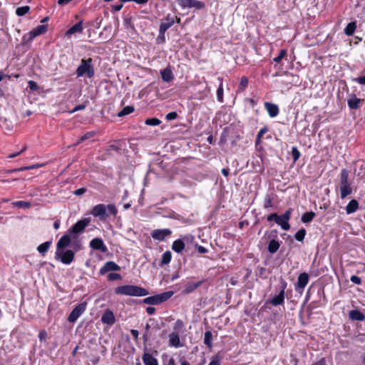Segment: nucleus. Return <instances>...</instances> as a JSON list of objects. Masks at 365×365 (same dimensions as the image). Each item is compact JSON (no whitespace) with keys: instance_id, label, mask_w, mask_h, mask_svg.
Wrapping results in <instances>:
<instances>
[{"instance_id":"obj_1","label":"nucleus","mask_w":365,"mask_h":365,"mask_svg":"<svg viewBox=\"0 0 365 365\" xmlns=\"http://www.w3.org/2000/svg\"><path fill=\"white\" fill-rule=\"evenodd\" d=\"M115 293L132 297H143L149 294L148 291L141 287L136 285H123L115 288Z\"/></svg>"},{"instance_id":"obj_2","label":"nucleus","mask_w":365,"mask_h":365,"mask_svg":"<svg viewBox=\"0 0 365 365\" xmlns=\"http://www.w3.org/2000/svg\"><path fill=\"white\" fill-rule=\"evenodd\" d=\"M339 190L341 199L346 198L353 191L351 183L349 181V172L346 169H342L340 173Z\"/></svg>"},{"instance_id":"obj_3","label":"nucleus","mask_w":365,"mask_h":365,"mask_svg":"<svg viewBox=\"0 0 365 365\" xmlns=\"http://www.w3.org/2000/svg\"><path fill=\"white\" fill-rule=\"evenodd\" d=\"M92 63L93 59L91 58L81 59V64L76 69L77 77H82L86 75L88 78H92L95 73Z\"/></svg>"},{"instance_id":"obj_4","label":"nucleus","mask_w":365,"mask_h":365,"mask_svg":"<svg viewBox=\"0 0 365 365\" xmlns=\"http://www.w3.org/2000/svg\"><path fill=\"white\" fill-rule=\"evenodd\" d=\"M173 294L174 292L173 291L165 292L154 296L146 297L143 299V302L146 304H160L169 299Z\"/></svg>"},{"instance_id":"obj_5","label":"nucleus","mask_w":365,"mask_h":365,"mask_svg":"<svg viewBox=\"0 0 365 365\" xmlns=\"http://www.w3.org/2000/svg\"><path fill=\"white\" fill-rule=\"evenodd\" d=\"M74 256L75 253L71 250H67L66 251L63 250H56L55 253V259L60 260L65 264H71L74 259Z\"/></svg>"},{"instance_id":"obj_6","label":"nucleus","mask_w":365,"mask_h":365,"mask_svg":"<svg viewBox=\"0 0 365 365\" xmlns=\"http://www.w3.org/2000/svg\"><path fill=\"white\" fill-rule=\"evenodd\" d=\"M87 303L86 302L78 304L70 313L68 321L69 322H75L78 318L86 311Z\"/></svg>"},{"instance_id":"obj_7","label":"nucleus","mask_w":365,"mask_h":365,"mask_svg":"<svg viewBox=\"0 0 365 365\" xmlns=\"http://www.w3.org/2000/svg\"><path fill=\"white\" fill-rule=\"evenodd\" d=\"M91 220L89 218H83L75 223L69 230L71 235H78L82 233L85 228L89 225Z\"/></svg>"},{"instance_id":"obj_8","label":"nucleus","mask_w":365,"mask_h":365,"mask_svg":"<svg viewBox=\"0 0 365 365\" xmlns=\"http://www.w3.org/2000/svg\"><path fill=\"white\" fill-rule=\"evenodd\" d=\"M178 4L183 9L185 8H195L196 9H201L204 8L205 4L203 2L198 0H176Z\"/></svg>"},{"instance_id":"obj_9","label":"nucleus","mask_w":365,"mask_h":365,"mask_svg":"<svg viewBox=\"0 0 365 365\" xmlns=\"http://www.w3.org/2000/svg\"><path fill=\"white\" fill-rule=\"evenodd\" d=\"M91 214L95 217H98L101 220H106L108 217L106 205L104 204L95 205L91 210Z\"/></svg>"},{"instance_id":"obj_10","label":"nucleus","mask_w":365,"mask_h":365,"mask_svg":"<svg viewBox=\"0 0 365 365\" xmlns=\"http://www.w3.org/2000/svg\"><path fill=\"white\" fill-rule=\"evenodd\" d=\"M309 282V274L306 272L301 273L297 278V282L295 284V290L302 293Z\"/></svg>"},{"instance_id":"obj_11","label":"nucleus","mask_w":365,"mask_h":365,"mask_svg":"<svg viewBox=\"0 0 365 365\" xmlns=\"http://www.w3.org/2000/svg\"><path fill=\"white\" fill-rule=\"evenodd\" d=\"M171 234L172 231L169 229H156L152 232L151 236L154 240L163 241Z\"/></svg>"},{"instance_id":"obj_12","label":"nucleus","mask_w":365,"mask_h":365,"mask_svg":"<svg viewBox=\"0 0 365 365\" xmlns=\"http://www.w3.org/2000/svg\"><path fill=\"white\" fill-rule=\"evenodd\" d=\"M292 209L287 210L283 215L279 216V219L277 225H279L283 230H288L290 228V225L288 221L290 220Z\"/></svg>"},{"instance_id":"obj_13","label":"nucleus","mask_w":365,"mask_h":365,"mask_svg":"<svg viewBox=\"0 0 365 365\" xmlns=\"http://www.w3.org/2000/svg\"><path fill=\"white\" fill-rule=\"evenodd\" d=\"M120 267L115 262L108 261L104 264V265L100 269L99 274L104 275L108 272L111 271H120Z\"/></svg>"},{"instance_id":"obj_14","label":"nucleus","mask_w":365,"mask_h":365,"mask_svg":"<svg viewBox=\"0 0 365 365\" xmlns=\"http://www.w3.org/2000/svg\"><path fill=\"white\" fill-rule=\"evenodd\" d=\"M205 279H202L200 281H198V282H187L185 285H184V289L182 290V294H189L190 293H192V292H194L196 289H197L200 286H201L204 282H205Z\"/></svg>"},{"instance_id":"obj_15","label":"nucleus","mask_w":365,"mask_h":365,"mask_svg":"<svg viewBox=\"0 0 365 365\" xmlns=\"http://www.w3.org/2000/svg\"><path fill=\"white\" fill-rule=\"evenodd\" d=\"M101 322L103 324L111 326L115 324V318L113 311L106 309L101 317Z\"/></svg>"},{"instance_id":"obj_16","label":"nucleus","mask_w":365,"mask_h":365,"mask_svg":"<svg viewBox=\"0 0 365 365\" xmlns=\"http://www.w3.org/2000/svg\"><path fill=\"white\" fill-rule=\"evenodd\" d=\"M90 247L95 250H100L102 252L107 251V247L105 245L101 238H94L90 242Z\"/></svg>"},{"instance_id":"obj_17","label":"nucleus","mask_w":365,"mask_h":365,"mask_svg":"<svg viewBox=\"0 0 365 365\" xmlns=\"http://www.w3.org/2000/svg\"><path fill=\"white\" fill-rule=\"evenodd\" d=\"M354 173L361 179L365 177V161L360 160L355 163Z\"/></svg>"},{"instance_id":"obj_18","label":"nucleus","mask_w":365,"mask_h":365,"mask_svg":"<svg viewBox=\"0 0 365 365\" xmlns=\"http://www.w3.org/2000/svg\"><path fill=\"white\" fill-rule=\"evenodd\" d=\"M71 242V239L69 235H63L56 244V250H64L69 246Z\"/></svg>"},{"instance_id":"obj_19","label":"nucleus","mask_w":365,"mask_h":365,"mask_svg":"<svg viewBox=\"0 0 365 365\" xmlns=\"http://www.w3.org/2000/svg\"><path fill=\"white\" fill-rule=\"evenodd\" d=\"M175 23L174 17L170 18L169 16L167 17V19L161 22L160 29H159V33L160 35H164L165 31L170 29Z\"/></svg>"},{"instance_id":"obj_20","label":"nucleus","mask_w":365,"mask_h":365,"mask_svg":"<svg viewBox=\"0 0 365 365\" xmlns=\"http://www.w3.org/2000/svg\"><path fill=\"white\" fill-rule=\"evenodd\" d=\"M264 108L271 118H274L279 114V107L274 103L265 102Z\"/></svg>"},{"instance_id":"obj_21","label":"nucleus","mask_w":365,"mask_h":365,"mask_svg":"<svg viewBox=\"0 0 365 365\" xmlns=\"http://www.w3.org/2000/svg\"><path fill=\"white\" fill-rule=\"evenodd\" d=\"M83 21H81L77 24L72 26L68 30L66 31L65 35L70 38L73 34L76 33H81L83 31Z\"/></svg>"},{"instance_id":"obj_22","label":"nucleus","mask_w":365,"mask_h":365,"mask_svg":"<svg viewBox=\"0 0 365 365\" xmlns=\"http://www.w3.org/2000/svg\"><path fill=\"white\" fill-rule=\"evenodd\" d=\"M349 317L353 321L363 322L365 320V314L357 309L351 310L349 313Z\"/></svg>"},{"instance_id":"obj_23","label":"nucleus","mask_w":365,"mask_h":365,"mask_svg":"<svg viewBox=\"0 0 365 365\" xmlns=\"http://www.w3.org/2000/svg\"><path fill=\"white\" fill-rule=\"evenodd\" d=\"M169 344L170 346L176 348L181 347L182 345L180 343L179 334L176 332H172L169 335Z\"/></svg>"},{"instance_id":"obj_24","label":"nucleus","mask_w":365,"mask_h":365,"mask_svg":"<svg viewBox=\"0 0 365 365\" xmlns=\"http://www.w3.org/2000/svg\"><path fill=\"white\" fill-rule=\"evenodd\" d=\"M47 31L46 25H39L34 29L30 33L31 38H34L39 35L44 34Z\"/></svg>"},{"instance_id":"obj_25","label":"nucleus","mask_w":365,"mask_h":365,"mask_svg":"<svg viewBox=\"0 0 365 365\" xmlns=\"http://www.w3.org/2000/svg\"><path fill=\"white\" fill-rule=\"evenodd\" d=\"M142 359L145 365H158V360L149 353H144Z\"/></svg>"},{"instance_id":"obj_26","label":"nucleus","mask_w":365,"mask_h":365,"mask_svg":"<svg viewBox=\"0 0 365 365\" xmlns=\"http://www.w3.org/2000/svg\"><path fill=\"white\" fill-rule=\"evenodd\" d=\"M359 209V202L356 200H351L346 207V214L350 215L355 212Z\"/></svg>"},{"instance_id":"obj_27","label":"nucleus","mask_w":365,"mask_h":365,"mask_svg":"<svg viewBox=\"0 0 365 365\" xmlns=\"http://www.w3.org/2000/svg\"><path fill=\"white\" fill-rule=\"evenodd\" d=\"M161 78L163 81L170 82L173 79V74L170 68L167 67L160 71Z\"/></svg>"},{"instance_id":"obj_28","label":"nucleus","mask_w":365,"mask_h":365,"mask_svg":"<svg viewBox=\"0 0 365 365\" xmlns=\"http://www.w3.org/2000/svg\"><path fill=\"white\" fill-rule=\"evenodd\" d=\"M285 294L282 292H279L277 295L274 296L271 300L270 303L274 306H279L283 304L284 302Z\"/></svg>"},{"instance_id":"obj_29","label":"nucleus","mask_w":365,"mask_h":365,"mask_svg":"<svg viewBox=\"0 0 365 365\" xmlns=\"http://www.w3.org/2000/svg\"><path fill=\"white\" fill-rule=\"evenodd\" d=\"M361 100L354 96L352 98L348 99L347 103L351 109H358L359 108V103Z\"/></svg>"},{"instance_id":"obj_30","label":"nucleus","mask_w":365,"mask_h":365,"mask_svg":"<svg viewBox=\"0 0 365 365\" xmlns=\"http://www.w3.org/2000/svg\"><path fill=\"white\" fill-rule=\"evenodd\" d=\"M172 249L178 253H180L185 249V243L181 240L173 242Z\"/></svg>"},{"instance_id":"obj_31","label":"nucleus","mask_w":365,"mask_h":365,"mask_svg":"<svg viewBox=\"0 0 365 365\" xmlns=\"http://www.w3.org/2000/svg\"><path fill=\"white\" fill-rule=\"evenodd\" d=\"M280 244L275 240H272L267 247L268 252L271 254L275 253L279 248Z\"/></svg>"},{"instance_id":"obj_32","label":"nucleus","mask_w":365,"mask_h":365,"mask_svg":"<svg viewBox=\"0 0 365 365\" xmlns=\"http://www.w3.org/2000/svg\"><path fill=\"white\" fill-rule=\"evenodd\" d=\"M356 29V21H351L347 24L346 28L344 29V33L346 35L350 36H352L354 33V31Z\"/></svg>"},{"instance_id":"obj_33","label":"nucleus","mask_w":365,"mask_h":365,"mask_svg":"<svg viewBox=\"0 0 365 365\" xmlns=\"http://www.w3.org/2000/svg\"><path fill=\"white\" fill-rule=\"evenodd\" d=\"M51 243V241H47L43 242L38 246L37 250L40 254L44 255L48 252Z\"/></svg>"},{"instance_id":"obj_34","label":"nucleus","mask_w":365,"mask_h":365,"mask_svg":"<svg viewBox=\"0 0 365 365\" xmlns=\"http://www.w3.org/2000/svg\"><path fill=\"white\" fill-rule=\"evenodd\" d=\"M217 80L220 81L219 87L217 90V101L220 103H223V86H222V78L220 77L217 78Z\"/></svg>"},{"instance_id":"obj_35","label":"nucleus","mask_w":365,"mask_h":365,"mask_svg":"<svg viewBox=\"0 0 365 365\" xmlns=\"http://www.w3.org/2000/svg\"><path fill=\"white\" fill-rule=\"evenodd\" d=\"M315 216H316L315 212H314L312 211L306 212L302 215L301 220L304 223H308V222H310L311 221H312V220L314 218Z\"/></svg>"},{"instance_id":"obj_36","label":"nucleus","mask_w":365,"mask_h":365,"mask_svg":"<svg viewBox=\"0 0 365 365\" xmlns=\"http://www.w3.org/2000/svg\"><path fill=\"white\" fill-rule=\"evenodd\" d=\"M204 344L208 348H212V334L210 331H207L205 332Z\"/></svg>"},{"instance_id":"obj_37","label":"nucleus","mask_w":365,"mask_h":365,"mask_svg":"<svg viewBox=\"0 0 365 365\" xmlns=\"http://www.w3.org/2000/svg\"><path fill=\"white\" fill-rule=\"evenodd\" d=\"M135 108L133 106H128L124 107L118 113V117H123L127 115L132 113L134 111Z\"/></svg>"},{"instance_id":"obj_38","label":"nucleus","mask_w":365,"mask_h":365,"mask_svg":"<svg viewBox=\"0 0 365 365\" xmlns=\"http://www.w3.org/2000/svg\"><path fill=\"white\" fill-rule=\"evenodd\" d=\"M12 205L17 208L29 209L31 207V203L27 201H16L12 203Z\"/></svg>"},{"instance_id":"obj_39","label":"nucleus","mask_w":365,"mask_h":365,"mask_svg":"<svg viewBox=\"0 0 365 365\" xmlns=\"http://www.w3.org/2000/svg\"><path fill=\"white\" fill-rule=\"evenodd\" d=\"M248 86V78L245 76H242L240 79V82L237 88V92L244 91Z\"/></svg>"},{"instance_id":"obj_40","label":"nucleus","mask_w":365,"mask_h":365,"mask_svg":"<svg viewBox=\"0 0 365 365\" xmlns=\"http://www.w3.org/2000/svg\"><path fill=\"white\" fill-rule=\"evenodd\" d=\"M172 258V253L170 251H166L163 254L162 259H161V265L168 264Z\"/></svg>"},{"instance_id":"obj_41","label":"nucleus","mask_w":365,"mask_h":365,"mask_svg":"<svg viewBox=\"0 0 365 365\" xmlns=\"http://www.w3.org/2000/svg\"><path fill=\"white\" fill-rule=\"evenodd\" d=\"M145 331L143 334V341L144 343H147L149 340H150V325L147 323L145 324Z\"/></svg>"},{"instance_id":"obj_42","label":"nucleus","mask_w":365,"mask_h":365,"mask_svg":"<svg viewBox=\"0 0 365 365\" xmlns=\"http://www.w3.org/2000/svg\"><path fill=\"white\" fill-rule=\"evenodd\" d=\"M29 10L30 7L29 6H20L16 9V14L19 16H22L27 14Z\"/></svg>"},{"instance_id":"obj_43","label":"nucleus","mask_w":365,"mask_h":365,"mask_svg":"<svg viewBox=\"0 0 365 365\" xmlns=\"http://www.w3.org/2000/svg\"><path fill=\"white\" fill-rule=\"evenodd\" d=\"M306 230L305 229L302 228L296 232L294 237L297 241L302 242L304 240Z\"/></svg>"},{"instance_id":"obj_44","label":"nucleus","mask_w":365,"mask_h":365,"mask_svg":"<svg viewBox=\"0 0 365 365\" xmlns=\"http://www.w3.org/2000/svg\"><path fill=\"white\" fill-rule=\"evenodd\" d=\"M161 121L158 118H152L145 120V124L151 126H156L160 125Z\"/></svg>"},{"instance_id":"obj_45","label":"nucleus","mask_w":365,"mask_h":365,"mask_svg":"<svg viewBox=\"0 0 365 365\" xmlns=\"http://www.w3.org/2000/svg\"><path fill=\"white\" fill-rule=\"evenodd\" d=\"M287 55V50L285 49H281L279 51V55L273 58V61L276 63H279L282 58L285 57Z\"/></svg>"},{"instance_id":"obj_46","label":"nucleus","mask_w":365,"mask_h":365,"mask_svg":"<svg viewBox=\"0 0 365 365\" xmlns=\"http://www.w3.org/2000/svg\"><path fill=\"white\" fill-rule=\"evenodd\" d=\"M108 211L111 215L115 216L118 214V210L114 205H106V211Z\"/></svg>"},{"instance_id":"obj_47","label":"nucleus","mask_w":365,"mask_h":365,"mask_svg":"<svg viewBox=\"0 0 365 365\" xmlns=\"http://www.w3.org/2000/svg\"><path fill=\"white\" fill-rule=\"evenodd\" d=\"M108 280L114 281L118 279H121L122 277L118 273H110L107 276Z\"/></svg>"},{"instance_id":"obj_48","label":"nucleus","mask_w":365,"mask_h":365,"mask_svg":"<svg viewBox=\"0 0 365 365\" xmlns=\"http://www.w3.org/2000/svg\"><path fill=\"white\" fill-rule=\"evenodd\" d=\"M279 284H280V292H282L283 294H285V289L287 287V282H286V280L284 279H283L282 277H280L279 278Z\"/></svg>"},{"instance_id":"obj_49","label":"nucleus","mask_w":365,"mask_h":365,"mask_svg":"<svg viewBox=\"0 0 365 365\" xmlns=\"http://www.w3.org/2000/svg\"><path fill=\"white\" fill-rule=\"evenodd\" d=\"M95 135V133L94 132H88L86 133L85 135H83V136H81V138H80L79 141L77 143V144H78L79 143L81 142H83L85 141L86 140H88L92 137H93Z\"/></svg>"},{"instance_id":"obj_50","label":"nucleus","mask_w":365,"mask_h":365,"mask_svg":"<svg viewBox=\"0 0 365 365\" xmlns=\"http://www.w3.org/2000/svg\"><path fill=\"white\" fill-rule=\"evenodd\" d=\"M292 157H293L294 161H296L300 157V152L298 150V149L296 147H293L292 149Z\"/></svg>"},{"instance_id":"obj_51","label":"nucleus","mask_w":365,"mask_h":365,"mask_svg":"<svg viewBox=\"0 0 365 365\" xmlns=\"http://www.w3.org/2000/svg\"><path fill=\"white\" fill-rule=\"evenodd\" d=\"M267 220L269 222L274 220L277 223L280 219L279 215H278L277 213H272L267 217Z\"/></svg>"},{"instance_id":"obj_52","label":"nucleus","mask_w":365,"mask_h":365,"mask_svg":"<svg viewBox=\"0 0 365 365\" xmlns=\"http://www.w3.org/2000/svg\"><path fill=\"white\" fill-rule=\"evenodd\" d=\"M28 87L31 91H36L38 90V87L37 83L34 81H29L28 82Z\"/></svg>"},{"instance_id":"obj_53","label":"nucleus","mask_w":365,"mask_h":365,"mask_svg":"<svg viewBox=\"0 0 365 365\" xmlns=\"http://www.w3.org/2000/svg\"><path fill=\"white\" fill-rule=\"evenodd\" d=\"M178 117V114L176 112L173 111V112H170L168 113L166 116H165V119L167 120H175Z\"/></svg>"},{"instance_id":"obj_54","label":"nucleus","mask_w":365,"mask_h":365,"mask_svg":"<svg viewBox=\"0 0 365 365\" xmlns=\"http://www.w3.org/2000/svg\"><path fill=\"white\" fill-rule=\"evenodd\" d=\"M108 150H112L117 153H120L121 150V146L118 144H112L108 146Z\"/></svg>"},{"instance_id":"obj_55","label":"nucleus","mask_w":365,"mask_h":365,"mask_svg":"<svg viewBox=\"0 0 365 365\" xmlns=\"http://www.w3.org/2000/svg\"><path fill=\"white\" fill-rule=\"evenodd\" d=\"M350 280L351 282L356 284H361V279L359 277L356 275H352L350 278Z\"/></svg>"},{"instance_id":"obj_56","label":"nucleus","mask_w":365,"mask_h":365,"mask_svg":"<svg viewBox=\"0 0 365 365\" xmlns=\"http://www.w3.org/2000/svg\"><path fill=\"white\" fill-rule=\"evenodd\" d=\"M86 104L78 105L72 110H71L69 113H75L76 111L84 110L86 108Z\"/></svg>"},{"instance_id":"obj_57","label":"nucleus","mask_w":365,"mask_h":365,"mask_svg":"<svg viewBox=\"0 0 365 365\" xmlns=\"http://www.w3.org/2000/svg\"><path fill=\"white\" fill-rule=\"evenodd\" d=\"M273 206V203L272 201V199L270 197L266 198L264 201V207L265 209H269V207H272Z\"/></svg>"},{"instance_id":"obj_58","label":"nucleus","mask_w":365,"mask_h":365,"mask_svg":"<svg viewBox=\"0 0 365 365\" xmlns=\"http://www.w3.org/2000/svg\"><path fill=\"white\" fill-rule=\"evenodd\" d=\"M268 129L266 127H264L260 129L257 134V140H259L267 132Z\"/></svg>"},{"instance_id":"obj_59","label":"nucleus","mask_w":365,"mask_h":365,"mask_svg":"<svg viewBox=\"0 0 365 365\" xmlns=\"http://www.w3.org/2000/svg\"><path fill=\"white\" fill-rule=\"evenodd\" d=\"M196 248H197V252L199 253H200V254H205V253H207L208 252V250L205 247H202L201 245H196Z\"/></svg>"},{"instance_id":"obj_60","label":"nucleus","mask_w":365,"mask_h":365,"mask_svg":"<svg viewBox=\"0 0 365 365\" xmlns=\"http://www.w3.org/2000/svg\"><path fill=\"white\" fill-rule=\"evenodd\" d=\"M354 81L355 82L359 83V84L365 85V76H360V77H358L356 78H354Z\"/></svg>"},{"instance_id":"obj_61","label":"nucleus","mask_w":365,"mask_h":365,"mask_svg":"<svg viewBox=\"0 0 365 365\" xmlns=\"http://www.w3.org/2000/svg\"><path fill=\"white\" fill-rule=\"evenodd\" d=\"M86 192V189L84 187H81L79 189H77L74 191V194L77 196L81 195L84 194Z\"/></svg>"},{"instance_id":"obj_62","label":"nucleus","mask_w":365,"mask_h":365,"mask_svg":"<svg viewBox=\"0 0 365 365\" xmlns=\"http://www.w3.org/2000/svg\"><path fill=\"white\" fill-rule=\"evenodd\" d=\"M130 334H131V335L133 336V337L134 338V339L135 341H137L138 339L139 332H138V330H136V329H131L130 330Z\"/></svg>"},{"instance_id":"obj_63","label":"nucleus","mask_w":365,"mask_h":365,"mask_svg":"<svg viewBox=\"0 0 365 365\" xmlns=\"http://www.w3.org/2000/svg\"><path fill=\"white\" fill-rule=\"evenodd\" d=\"M73 247L75 250V251H78L81 249V244L78 241H76L73 243Z\"/></svg>"},{"instance_id":"obj_64","label":"nucleus","mask_w":365,"mask_h":365,"mask_svg":"<svg viewBox=\"0 0 365 365\" xmlns=\"http://www.w3.org/2000/svg\"><path fill=\"white\" fill-rule=\"evenodd\" d=\"M112 8H113V9H112L113 11H114V12L119 11L123 8V4H120L118 5H113V6H112Z\"/></svg>"}]
</instances>
